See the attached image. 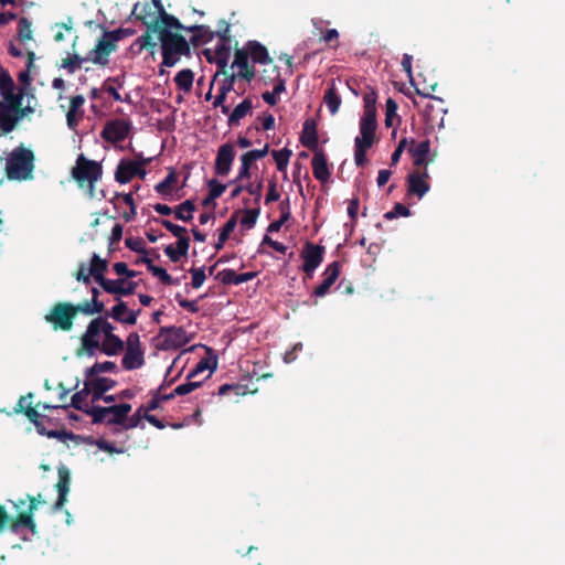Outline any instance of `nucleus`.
Returning <instances> with one entry per match:
<instances>
[{
	"mask_svg": "<svg viewBox=\"0 0 565 565\" xmlns=\"http://www.w3.org/2000/svg\"><path fill=\"white\" fill-rule=\"evenodd\" d=\"M158 39L161 43V66L172 67L180 61L181 56L191 57L190 43L180 33L162 29Z\"/></svg>",
	"mask_w": 565,
	"mask_h": 565,
	"instance_id": "1",
	"label": "nucleus"
},
{
	"mask_svg": "<svg viewBox=\"0 0 565 565\" xmlns=\"http://www.w3.org/2000/svg\"><path fill=\"white\" fill-rule=\"evenodd\" d=\"M131 405L128 403L110 406L93 405L88 415L92 417L93 424L109 425L111 426L110 430L113 434H119L124 431L126 415L131 412Z\"/></svg>",
	"mask_w": 565,
	"mask_h": 565,
	"instance_id": "2",
	"label": "nucleus"
},
{
	"mask_svg": "<svg viewBox=\"0 0 565 565\" xmlns=\"http://www.w3.org/2000/svg\"><path fill=\"white\" fill-rule=\"evenodd\" d=\"M34 153L24 146L14 148L6 162V173L9 180H28L32 178Z\"/></svg>",
	"mask_w": 565,
	"mask_h": 565,
	"instance_id": "3",
	"label": "nucleus"
},
{
	"mask_svg": "<svg viewBox=\"0 0 565 565\" xmlns=\"http://www.w3.org/2000/svg\"><path fill=\"white\" fill-rule=\"evenodd\" d=\"M102 175L103 167L99 162L87 159L84 154L77 157L72 177L81 188L88 186L90 196L94 195L95 183L102 179Z\"/></svg>",
	"mask_w": 565,
	"mask_h": 565,
	"instance_id": "4",
	"label": "nucleus"
},
{
	"mask_svg": "<svg viewBox=\"0 0 565 565\" xmlns=\"http://www.w3.org/2000/svg\"><path fill=\"white\" fill-rule=\"evenodd\" d=\"M26 501H29L28 510L24 512H19L17 516L12 518L10 530L13 533H18L20 529H28L32 534L38 533V527L33 515L38 510L39 504H44L45 501L42 499L41 493H39L36 497L28 494L26 499H19L14 503V507L19 509L20 507L24 505Z\"/></svg>",
	"mask_w": 565,
	"mask_h": 565,
	"instance_id": "5",
	"label": "nucleus"
},
{
	"mask_svg": "<svg viewBox=\"0 0 565 565\" xmlns=\"http://www.w3.org/2000/svg\"><path fill=\"white\" fill-rule=\"evenodd\" d=\"M2 100H0V128L4 125L8 118L13 111L21 106L23 97L25 95L24 88L20 87L17 90L14 81L7 84L0 89Z\"/></svg>",
	"mask_w": 565,
	"mask_h": 565,
	"instance_id": "6",
	"label": "nucleus"
},
{
	"mask_svg": "<svg viewBox=\"0 0 565 565\" xmlns=\"http://www.w3.org/2000/svg\"><path fill=\"white\" fill-rule=\"evenodd\" d=\"M75 318L73 303L56 302L45 316V321L50 323L55 331L61 330L67 332L72 330Z\"/></svg>",
	"mask_w": 565,
	"mask_h": 565,
	"instance_id": "7",
	"label": "nucleus"
},
{
	"mask_svg": "<svg viewBox=\"0 0 565 565\" xmlns=\"http://www.w3.org/2000/svg\"><path fill=\"white\" fill-rule=\"evenodd\" d=\"M324 247L321 245H315L311 242H307L301 252V258L303 259L301 269L306 274L307 278H312L315 270L323 262Z\"/></svg>",
	"mask_w": 565,
	"mask_h": 565,
	"instance_id": "8",
	"label": "nucleus"
},
{
	"mask_svg": "<svg viewBox=\"0 0 565 565\" xmlns=\"http://www.w3.org/2000/svg\"><path fill=\"white\" fill-rule=\"evenodd\" d=\"M131 130L129 121L122 119H113L105 124L100 136L104 140L118 143L124 141Z\"/></svg>",
	"mask_w": 565,
	"mask_h": 565,
	"instance_id": "9",
	"label": "nucleus"
},
{
	"mask_svg": "<svg viewBox=\"0 0 565 565\" xmlns=\"http://www.w3.org/2000/svg\"><path fill=\"white\" fill-rule=\"evenodd\" d=\"M117 50V44L113 42L106 33L98 40L95 47L89 51L87 60L94 64L106 66L109 63V55Z\"/></svg>",
	"mask_w": 565,
	"mask_h": 565,
	"instance_id": "10",
	"label": "nucleus"
},
{
	"mask_svg": "<svg viewBox=\"0 0 565 565\" xmlns=\"http://www.w3.org/2000/svg\"><path fill=\"white\" fill-rule=\"evenodd\" d=\"M100 322L98 320L93 319L85 331V333L82 335V348L78 350L77 354L81 355L83 353H86L90 356L95 354V351L100 348V343L98 340V337L100 334L99 324Z\"/></svg>",
	"mask_w": 565,
	"mask_h": 565,
	"instance_id": "11",
	"label": "nucleus"
},
{
	"mask_svg": "<svg viewBox=\"0 0 565 565\" xmlns=\"http://www.w3.org/2000/svg\"><path fill=\"white\" fill-rule=\"evenodd\" d=\"M235 159V149L234 146L230 142L223 143L218 147L214 170L215 173L220 177H225L230 173L232 169V164Z\"/></svg>",
	"mask_w": 565,
	"mask_h": 565,
	"instance_id": "12",
	"label": "nucleus"
},
{
	"mask_svg": "<svg viewBox=\"0 0 565 565\" xmlns=\"http://www.w3.org/2000/svg\"><path fill=\"white\" fill-rule=\"evenodd\" d=\"M429 174L427 169L424 171H413L407 177V192L409 195H416L418 199H422L430 189L427 179Z\"/></svg>",
	"mask_w": 565,
	"mask_h": 565,
	"instance_id": "13",
	"label": "nucleus"
},
{
	"mask_svg": "<svg viewBox=\"0 0 565 565\" xmlns=\"http://www.w3.org/2000/svg\"><path fill=\"white\" fill-rule=\"evenodd\" d=\"M340 269H341L340 262L334 260L331 264H329L327 266V268L324 269V271L322 273L323 279H322L321 284H319L315 288L312 295L316 297H324L329 292V290L333 286V284L338 280V278L340 276Z\"/></svg>",
	"mask_w": 565,
	"mask_h": 565,
	"instance_id": "14",
	"label": "nucleus"
},
{
	"mask_svg": "<svg viewBox=\"0 0 565 565\" xmlns=\"http://www.w3.org/2000/svg\"><path fill=\"white\" fill-rule=\"evenodd\" d=\"M71 473L70 470L62 466L58 468V481L56 483V490L58 492L57 499L53 504V511H58L67 501V494L70 492Z\"/></svg>",
	"mask_w": 565,
	"mask_h": 565,
	"instance_id": "15",
	"label": "nucleus"
},
{
	"mask_svg": "<svg viewBox=\"0 0 565 565\" xmlns=\"http://www.w3.org/2000/svg\"><path fill=\"white\" fill-rule=\"evenodd\" d=\"M301 145L308 148L311 151H318V132H317V124L315 119L308 118L305 120L302 126V131L299 138Z\"/></svg>",
	"mask_w": 565,
	"mask_h": 565,
	"instance_id": "16",
	"label": "nucleus"
},
{
	"mask_svg": "<svg viewBox=\"0 0 565 565\" xmlns=\"http://www.w3.org/2000/svg\"><path fill=\"white\" fill-rule=\"evenodd\" d=\"M313 177L321 183L330 180L331 171L328 166L327 157L322 149L315 151L311 160Z\"/></svg>",
	"mask_w": 565,
	"mask_h": 565,
	"instance_id": "17",
	"label": "nucleus"
},
{
	"mask_svg": "<svg viewBox=\"0 0 565 565\" xmlns=\"http://www.w3.org/2000/svg\"><path fill=\"white\" fill-rule=\"evenodd\" d=\"M116 381L108 377L87 379L86 386L90 387L92 402L96 403L104 397L105 393L114 388Z\"/></svg>",
	"mask_w": 565,
	"mask_h": 565,
	"instance_id": "18",
	"label": "nucleus"
},
{
	"mask_svg": "<svg viewBox=\"0 0 565 565\" xmlns=\"http://www.w3.org/2000/svg\"><path fill=\"white\" fill-rule=\"evenodd\" d=\"M185 25H183L179 19H177L174 15L169 14L166 10H162V14L160 17L153 18L152 22L150 23V29L152 31H158V36H160V30H169L175 29V30H184L186 31Z\"/></svg>",
	"mask_w": 565,
	"mask_h": 565,
	"instance_id": "19",
	"label": "nucleus"
},
{
	"mask_svg": "<svg viewBox=\"0 0 565 565\" xmlns=\"http://www.w3.org/2000/svg\"><path fill=\"white\" fill-rule=\"evenodd\" d=\"M138 282L136 281H126L125 279H108L107 281H104L102 288L108 294L130 296L135 294Z\"/></svg>",
	"mask_w": 565,
	"mask_h": 565,
	"instance_id": "20",
	"label": "nucleus"
},
{
	"mask_svg": "<svg viewBox=\"0 0 565 565\" xmlns=\"http://www.w3.org/2000/svg\"><path fill=\"white\" fill-rule=\"evenodd\" d=\"M160 337H166V347H181L186 342V332L182 327H161L159 330Z\"/></svg>",
	"mask_w": 565,
	"mask_h": 565,
	"instance_id": "21",
	"label": "nucleus"
},
{
	"mask_svg": "<svg viewBox=\"0 0 565 565\" xmlns=\"http://www.w3.org/2000/svg\"><path fill=\"white\" fill-rule=\"evenodd\" d=\"M257 276V271H247L242 274H236L234 269L226 268L220 271L216 275V279H218L223 285H241L243 282H247L254 279Z\"/></svg>",
	"mask_w": 565,
	"mask_h": 565,
	"instance_id": "22",
	"label": "nucleus"
},
{
	"mask_svg": "<svg viewBox=\"0 0 565 565\" xmlns=\"http://www.w3.org/2000/svg\"><path fill=\"white\" fill-rule=\"evenodd\" d=\"M411 143L413 146L408 149V152L413 157L414 166L424 167V169H426L427 156L430 151V140L425 139V140L420 141L419 143L415 145V140L412 139Z\"/></svg>",
	"mask_w": 565,
	"mask_h": 565,
	"instance_id": "23",
	"label": "nucleus"
},
{
	"mask_svg": "<svg viewBox=\"0 0 565 565\" xmlns=\"http://www.w3.org/2000/svg\"><path fill=\"white\" fill-rule=\"evenodd\" d=\"M137 172V161L121 159L116 168L115 180L120 184L130 182Z\"/></svg>",
	"mask_w": 565,
	"mask_h": 565,
	"instance_id": "24",
	"label": "nucleus"
},
{
	"mask_svg": "<svg viewBox=\"0 0 565 565\" xmlns=\"http://www.w3.org/2000/svg\"><path fill=\"white\" fill-rule=\"evenodd\" d=\"M186 31L193 33L189 42L193 46L206 44L215 38V32L212 31L207 25L203 24L189 26L186 28Z\"/></svg>",
	"mask_w": 565,
	"mask_h": 565,
	"instance_id": "25",
	"label": "nucleus"
},
{
	"mask_svg": "<svg viewBox=\"0 0 565 565\" xmlns=\"http://www.w3.org/2000/svg\"><path fill=\"white\" fill-rule=\"evenodd\" d=\"M32 397V393H28L26 395L21 396L13 409V413H23L32 424H35L40 422V419H42L44 416L40 415V413L36 411V407L31 405V402L26 403V401Z\"/></svg>",
	"mask_w": 565,
	"mask_h": 565,
	"instance_id": "26",
	"label": "nucleus"
},
{
	"mask_svg": "<svg viewBox=\"0 0 565 565\" xmlns=\"http://www.w3.org/2000/svg\"><path fill=\"white\" fill-rule=\"evenodd\" d=\"M34 113V108L30 105L19 106L13 114L8 118L4 125L0 128L3 135L10 134L15 129L18 124L26 116Z\"/></svg>",
	"mask_w": 565,
	"mask_h": 565,
	"instance_id": "27",
	"label": "nucleus"
},
{
	"mask_svg": "<svg viewBox=\"0 0 565 565\" xmlns=\"http://www.w3.org/2000/svg\"><path fill=\"white\" fill-rule=\"evenodd\" d=\"M245 50L248 52V56H250L254 63L269 64L273 62L267 49L257 41H248Z\"/></svg>",
	"mask_w": 565,
	"mask_h": 565,
	"instance_id": "28",
	"label": "nucleus"
},
{
	"mask_svg": "<svg viewBox=\"0 0 565 565\" xmlns=\"http://www.w3.org/2000/svg\"><path fill=\"white\" fill-rule=\"evenodd\" d=\"M253 103L249 98H245L228 115L227 125L230 127H236L241 124V120L248 114H252Z\"/></svg>",
	"mask_w": 565,
	"mask_h": 565,
	"instance_id": "29",
	"label": "nucleus"
},
{
	"mask_svg": "<svg viewBox=\"0 0 565 565\" xmlns=\"http://www.w3.org/2000/svg\"><path fill=\"white\" fill-rule=\"evenodd\" d=\"M107 266V260L102 259L97 254H93L90 258L89 274L100 287L103 286L104 281L108 280V278L104 277V273L106 271Z\"/></svg>",
	"mask_w": 565,
	"mask_h": 565,
	"instance_id": "30",
	"label": "nucleus"
},
{
	"mask_svg": "<svg viewBox=\"0 0 565 565\" xmlns=\"http://www.w3.org/2000/svg\"><path fill=\"white\" fill-rule=\"evenodd\" d=\"M145 364V354L142 350H126L121 365L125 370L131 371L141 367Z\"/></svg>",
	"mask_w": 565,
	"mask_h": 565,
	"instance_id": "31",
	"label": "nucleus"
},
{
	"mask_svg": "<svg viewBox=\"0 0 565 565\" xmlns=\"http://www.w3.org/2000/svg\"><path fill=\"white\" fill-rule=\"evenodd\" d=\"M323 102L326 103L331 115H335L341 106V97L337 90L335 82L332 79L324 93Z\"/></svg>",
	"mask_w": 565,
	"mask_h": 565,
	"instance_id": "32",
	"label": "nucleus"
},
{
	"mask_svg": "<svg viewBox=\"0 0 565 565\" xmlns=\"http://www.w3.org/2000/svg\"><path fill=\"white\" fill-rule=\"evenodd\" d=\"M230 42H220L215 50L217 72L216 75H226L227 63L230 58Z\"/></svg>",
	"mask_w": 565,
	"mask_h": 565,
	"instance_id": "33",
	"label": "nucleus"
},
{
	"mask_svg": "<svg viewBox=\"0 0 565 565\" xmlns=\"http://www.w3.org/2000/svg\"><path fill=\"white\" fill-rule=\"evenodd\" d=\"M131 15H134L136 20L141 21L145 25H149V23L152 22V19L157 18L150 3L141 4L139 2L135 3Z\"/></svg>",
	"mask_w": 565,
	"mask_h": 565,
	"instance_id": "34",
	"label": "nucleus"
},
{
	"mask_svg": "<svg viewBox=\"0 0 565 565\" xmlns=\"http://www.w3.org/2000/svg\"><path fill=\"white\" fill-rule=\"evenodd\" d=\"M89 394L92 395L90 387L86 386V382H85L83 390L76 392L72 396L71 404L68 406L73 407L75 409L82 411V412H84L85 414L88 415V412L92 408V406L86 404L85 401H86V398H87V396Z\"/></svg>",
	"mask_w": 565,
	"mask_h": 565,
	"instance_id": "35",
	"label": "nucleus"
},
{
	"mask_svg": "<svg viewBox=\"0 0 565 565\" xmlns=\"http://www.w3.org/2000/svg\"><path fill=\"white\" fill-rule=\"evenodd\" d=\"M104 310H105V305L103 301L85 300L77 305H73V311L75 313V317L79 312L87 315V316H92L95 313H102Z\"/></svg>",
	"mask_w": 565,
	"mask_h": 565,
	"instance_id": "36",
	"label": "nucleus"
},
{
	"mask_svg": "<svg viewBox=\"0 0 565 565\" xmlns=\"http://www.w3.org/2000/svg\"><path fill=\"white\" fill-rule=\"evenodd\" d=\"M125 348V342L118 337L113 335L104 339L99 350L109 356L117 355Z\"/></svg>",
	"mask_w": 565,
	"mask_h": 565,
	"instance_id": "37",
	"label": "nucleus"
},
{
	"mask_svg": "<svg viewBox=\"0 0 565 565\" xmlns=\"http://www.w3.org/2000/svg\"><path fill=\"white\" fill-rule=\"evenodd\" d=\"M377 125H360V136L355 137L354 143L372 147L376 139Z\"/></svg>",
	"mask_w": 565,
	"mask_h": 565,
	"instance_id": "38",
	"label": "nucleus"
},
{
	"mask_svg": "<svg viewBox=\"0 0 565 565\" xmlns=\"http://www.w3.org/2000/svg\"><path fill=\"white\" fill-rule=\"evenodd\" d=\"M237 215H238V212H234L231 215V217L227 220V222L224 224V226L222 227V230L218 234L217 242L215 244L216 250L222 249L224 247V244L226 243V241L230 238V235L232 234V232L234 231V228L237 224Z\"/></svg>",
	"mask_w": 565,
	"mask_h": 565,
	"instance_id": "39",
	"label": "nucleus"
},
{
	"mask_svg": "<svg viewBox=\"0 0 565 565\" xmlns=\"http://www.w3.org/2000/svg\"><path fill=\"white\" fill-rule=\"evenodd\" d=\"M194 73L190 68L181 70L174 77L175 85L180 90L188 93L192 89Z\"/></svg>",
	"mask_w": 565,
	"mask_h": 565,
	"instance_id": "40",
	"label": "nucleus"
},
{
	"mask_svg": "<svg viewBox=\"0 0 565 565\" xmlns=\"http://www.w3.org/2000/svg\"><path fill=\"white\" fill-rule=\"evenodd\" d=\"M195 209L192 200H185L174 209V216L177 220L190 222L193 218Z\"/></svg>",
	"mask_w": 565,
	"mask_h": 565,
	"instance_id": "41",
	"label": "nucleus"
},
{
	"mask_svg": "<svg viewBox=\"0 0 565 565\" xmlns=\"http://www.w3.org/2000/svg\"><path fill=\"white\" fill-rule=\"evenodd\" d=\"M178 175L173 169H171L168 175L158 184H156L154 190L162 196H167L171 194L172 186L177 182Z\"/></svg>",
	"mask_w": 565,
	"mask_h": 565,
	"instance_id": "42",
	"label": "nucleus"
},
{
	"mask_svg": "<svg viewBox=\"0 0 565 565\" xmlns=\"http://www.w3.org/2000/svg\"><path fill=\"white\" fill-rule=\"evenodd\" d=\"M116 364L111 361L96 362L85 372L86 379H95L99 373L114 372Z\"/></svg>",
	"mask_w": 565,
	"mask_h": 565,
	"instance_id": "43",
	"label": "nucleus"
},
{
	"mask_svg": "<svg viewBox=\"0 0 565 565\" xmlns=\"http://www.w3.org/2000/svg\"><path fill=\"white\" fill-rule=\"evenodd\" d=\"M254 160H252V158L245 152L241 156V168H239V171H238V174L237 177L231 181V183H237V182H241L245 179H249L250 178V168H252V164H253Z\"/></svg>",
	"mask_w": 565,
	"mask_h": 565,
	"instance_id": "44",
	"label": "nucleus"
},
{
	"mask_svg": "<svg viewBox=\"0 0 565 565\" xmlns=\"http://www.w3.org/2000/svg\"><path fill=\"white\" fill-rule=\"evenodd\" d=\"M147 26V31L145 34H142L141 36H139L135 44L139 46V50H150L152 53H153V50L156 49L157 46V43L153 41V38H152V34L153 33H157L158 34V31H152L150 29V24L149 25H146Z\"/></svg>",
	"mask_w": 565,
	"mask_h": 565,
	"instance_id": "45",
	"label": "nucleus"
},
{
	"mask_svg": "<svg viewBox=\"0 0 565 565\" xmlns=\"http://www.w3.org/2000/svg\"><path fill=\"white\" fill-rule=\"evenodd\" d=\"M271 154L277 164V169L279 171H285L292 154L291 150L288 148H282L280 150H274Z\"/></svg>",
	"mask_w": 565,
	"mask_h": 565,
	"instance_id": "46",
	"label": "nucleus"
},
{
	"mask_svg": "<svg viewBox=\"0 0 565 565\" xmlns=\"http://www.w3.org/2000/svg\"><path fill=\"white\" fill-rule=\"evenodd\" d=\"M88 61L87 57H82L78 54L67 56L62 60L61 67L65 68L70 74H74L82 63Z\"/></svg>",
	"mask_w": 565,
	"mask_h": 565,
	"instance_id": "47",
	"label": "nucleus"
},
{
	"mask_svg": "<svg viewBox=\"0 0 565 565\" xmlns=\"http://www.w3.org/2000/svg\"><path fill=\"white\" fill-rule=\"evenodd\" d=\"M147 413L143 409V405H141L131 416L126 415V420L124 423V430H129L139 426L142 419H146Z\"/></svg>",
	"mask_w": 565,
	"mask_h": 565,
	"instance_id": "48",
	"label": "nucleus"
},
{
	"mask_svg": "<svg viewBox=\"0 0 565 565\" xmlns=\"http://www.w3.org/2000/svg\"><path fill=\"white\" fill-rule=\"evenodd\" d=\"M244 215L241 218V224L247 230H250L255 226L257 218L260 213L259 206H256L255 209H246L243 211Z\"/></svg>",
	"mask_w": 565,
	"mask_h": 565,
	"instance_id": "49",
	"label": "nucleus"
},
{
	"mask_svg": "<svg viewBox=\"0 0 565 565\" xmlns=\"http://www.w3.org/2000/svg\"><path fill=\"white\" fill-rule=\"evenodd\" d=\"M149 271L159 278V280L166 285V286H171V285H175L178 284V280L173 279L171 277L170 274H168V271L162 268V267H159V266H156V265H149Z\"/></svg>",
	"mask_w": 565,
	"mask_h": 565,
	"instance_id": "50",
	"label": "nucleus"
},
{
	"mask_svg": "<svg viewBox=\"0 0 565 565\" xmlns=\"http://www.w3.org/2000/svg\"><path fill=\"white\" fill-rule=\"evenodd\" d=\"M280 210H281V215H280V218L277 220V221H274L269 224L267 231L273 233V232H278L281 226L288 221V218L290 217V210H289V205H288V202L286 203V206H285V203H280Z\"/></svg>",
	"mask_w": 565,
	"mask_h": 565,
	"instance_id": "51",
	"label": "nucleus"
},
{
	"mask_svg": "<svg viewBox=\"0 0 565 565\" xmlns=\"http://www.w3.org/2000/svg\"><path fill=\"white\" fill-rule=\"evenodd\" d=\"M18 38L20 41L32 40L31 22L25 17L21 18L18 22Z\"/></svg>",
	"mask_w": 565,
	"mask_h": 565,
	"instance_id": "52",
	"label": "nucleus"
},
{
	"mask_svg": "<svg viewBox=\"0 0 565 565\" xmlns=\"http://www.w3.org/2000/svg\"><path fill=\"white\" fill-rule=\"evenodd\" d=\"M203 381L186 380V383L180 384L174 388L178 396L188 395L202 385Z\"/></svg>",
	"mask_w": 565,
	"mask_h": 565,
	"instance_id": "53",
	"label": "nucleus"
},
{
	"mask_svg": "<svg viewBox=\"0 0 565 565\" xmlns=\"http://www.w3.org/2000/svg\"><path fill=\"white\" fill-rule=\"evenodd\" d=\"M160 224L169 231L173 236L180 239L181 237H186L188 230L183 226L172 223L169 220H160Z\"/></svg>",
	"mask_w": 565,
	"mask_h": 565,
	"instance_id": "54",
	"label": "nucleus"
},
{
	"mask_svg": "<svg viewBox=\"0 0 565 565\" xmlns=\"http://www.w3.org/2000/svg\"><path fill=\"white\" fill-rule=\"evenodd\" d=\"M248 52L245 49H236L232 67L236 66L239 70L248 68Z\"/></svg>",
	"mask_w": 565,
	"mask_h": 565,
	"instance_id": "55",
	"label": "nucleus"
},
{
	"mask_svg": "<svg viewBox=\"0 0 565 565\" xmlns=\"http://www.w3.org/2000/svg\"><path fill=\"white\" fill-rule=\"evenodd\" d=\"M125 245L130 249L139 254H147L145 242L141 237H127Z\"/></svg>",
	"mask_w": 565,
	"mask_h": 565,
	"instance_id": "56",
	"label": "nucleus"
},
{
	"mask_svg": "<svg viewBox=\"0 0 565 565\" xmlns=\"http://www.w3.org/2000/svg\"><path fill=\"white\" fill-rule=\"evenodd\" d=\"M371 147L354 143V161L358 167H363L367 162L366 152Z\"/></svg>",
	"mask_w": 565,
	"mask_h": 565,
	"instance_id": "57",
	"label": "nucleus"
},
{
	"mask_svg": "<svg viewBox=\"0 0 565 565\" xmlns=\"http://www.w3.org/2000/svg\"><path fill=\"white\" fill-rule=\"evenodd\" d=\"M105 33L116 44L118 41H120V40H122V39H125L127 36L134 35L136 33V31L134 29H130V28H127V29L119 28V29L114 30V31H106Z\"/></svg>",
	"mask_w": 565,
	"mask_h": 565,
	"instance_id": "58",
	"label": "nucleus"
},
{
	"mask_svg": "<svg viewBox=\"0 0 565 565\" xmlns=\"http://www.w3.org/2000/svg\"><path fill=\"white\" fill-rule=\"evenodd\" d=\"M209 193L215 200L220 198L226 190V184L220 183L216 179H211L207 181Z\"/></svg>",
	"mask_w": 565,
	"mask_h": 565,
	"instance_id": "59",
	"label": "nucleus"
},
{
	"mask_svg": "<svg viewBox=\"0 0 565 565\" xmlns=\"http://www.w3.org/2000/svg\"><path fill=\"white\" fill-rule=\"evenodd\" d=\"M127 305L125 301L119 300V302L111 308V311L107 313L108 317H111L114 320L118 322H122L124 316L127 312Z\"/></svg>",
	"mask_w": 565,
	"mask_h": 565,
	"instance_id": "60",
	"label": "nucleus"
},
{
	"mask_svg": "<svg viewBox=\"0 0 565 565\" xmlns=\"http://www.w3.org/2000/svg\"><path fill=\"white\" fill-rule=\"evenodd\" d=\"M218 29L217 31H214L215 32V36L218 38L220 42H230L231 41V38H230V29H231V25L227 21L225 20H221L218 22Z\"/></svg>",
	"mask_w": 565,
	"mask_h": 565,
	"instance_id": "61",
	"label": "nucleus"
},
{
	"mask_svg": "<svg viewBox=\"0 0 565 565\" xmlns=\"http://www.w3.org/2000/svg\"><path fill=\"white\" fill-rule=\"evenodd\" d=\"M245 191H247L250 195L254 196V203L258 206L262 191H263V180H259L256 184L248 183L245 185Z\"/></svg>",
	"mask_w": 565,
	"mask_h": 565,
	"instance_id": "62",
	"label": "nucleus"
},
{
	"mask_svg": "<svg viewBox=\"0 0 565 565\" xmlns=\"http://www.w3.org/2000/svg\"><path fill=\"white\" fill-rule=\"evenodd\" d=\"M190 273L192 275V281H191L192 287L193 288H200L203 285L204 280L206 278L204 268L203 267H201V268H191Z\"/></svg>",
	"mask_w": 565,
	"mask_h": 565,
	"instance_id": "63",
	"label": "nucleus"
},
{
	"mask_svg": "<svg viewBox=\"0 0 565 565\" xmlns=\"http://www.w3.org/2000/svg\"><path fill=\"white\" fill-rule=\"evenodd\" d=\"M96 446L98 449L106 451L110 455L113 454H121L124 452L122 448H117L113 443L107 441L104 438H99L96 440Z\"/></svg>",
	"mask_w": 565,
	"mask_h": 565,
	"instance_id": "64",
	"label": "nucleus"
}]
</instances>
